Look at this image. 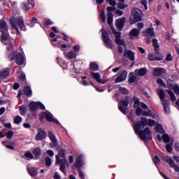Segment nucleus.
I'll return each mask as SVG.
<instances>
[{"mask_svg": "<svg viewBox=\"0 0 179 179\" xmlns=\"http://www.w3.org/2000/svg\"><path fill=\"white\" fill-rule=\"evenodd\" d=\"M33 155L36 159H38L40 157V155H41V150L39 148H35L33 151Z\"/></svg>", "mask_w": 179, "mask_h": 179, "instance_id": "ea45409f", "label": "nucleus"}, {"mask_svg": "<svg viewBox=\"0 0 179 179\" xmlns=\"http://www.w3.org/2000/svg\"><path fill=\"white\" fill-rule=\"evenodd\" d=\"M146 125H148V118L146 117H141V121L133 124L135 134L138 135L140 139L144 142L152 141V131H150L149 127H146L144 130L141 131V128H144Z\"/></svg>", "mask_w": 179, "mask_h": 179, "instance_id": "f257e3e1", "label": "nucleus"}, {"mask_svg": "<svg viewBox=\"0 0 179 179\" xmlns=\"http://www.w3.org/2000/svg\"><path fill=\"white\" fill-rule=\"evenodd\" d=\"M124 57H127L130 61H135V52L131 50H125L124 52Z\"/></svg>", "mask_w": 179, "mask_h": 179, "instance_id": "393cba45", "label": "nucleus"}, {"mask_svg": "<svg viewBox=\"0 0 179 179\" xmlns=\"http://www.w3.org/2000/svg\"><path fill=\"white\" fill-rule=\"evenodd\" d=\"M119 91L120 93H122V94H128V90L125 87H120Z\"/></svg>", "mask_w": 179, "mask_h": 179, "instance_id": "3c124183", "label": "nucleus"}, {"mask_svg": "<svg viewBox=\"0 0 179 179\" xmlns=\"http://www.w3.org/2000/svg\"><path fill=\"white\" fill-rule=\"evenodd\" d=\"M1 42L4 45L7 46V55L8 58H10L11 59H13V55L15 54V52H13V43L14 41L10 38L9 36V34H1Z\"/></svg>", "mask_w": 179, "mask_h": 179, "instance_id": "7ed1b4c3", "label": "nucleus"}, {"mask_svg": "<svg viewBox=\"0 0 179 179\" xmlns=\"http://www.w3.org/2000/svg\"><path fill=\"white\" fill-rule=\"evenodd\" d=\"M101 37H102L103 43H105V45L108 48H111L113 47V42L111 41V39H110V37L108 36V33H107V31L103 30V28H102Z\"/></svg>", "mask_w": 179, "mask_h": 179, "instance_id": "9b49d317", "label": "nucleus"}, {"mask_svg": "<svg viewBox=\"0 0 179 179\" xmlns=\"http://www.w3.org/2000/svg\"><path fill=\"white\" fill-rule=\"evenodd\" d=\"M46 136H47V134H45V131H44L41 129H38V133L35 136V139L36 141H43V139H45Z\"/></svg>", "mask_w": 179, "mask_h": 179, "instance_id": "f3484780", "label": "nucleus"}, {"mask_svg": "<svg viewBox=\"0 0 179 179\" xmlns=\"http://www.w3.org/2000/svg\"><path fill=\"white\" fill-rule=\"evenodd\" d=\"M111 30L113 34H115V43L117 44V45L121 46L122 45L125 48H127V44L125 43V41L123 40L122 37L121 36V32H117L115 30V28L111 27Z\"/></svg>", "mask_w": 179, "mask_h": 179, "instance_id": "0eeeda50", "label": "nucleus"}, {"mask_svg": "<svg viewBox=\"0 0 179 179\" xmlns=\"http://www.w3.org/2000/svg\"><path fill=\"white\" fill-rule=\"evenodd\" d=\"M167 93L169 94L170 98L173 101H176L177 98L176 97V95L174 94V92H173L171 90H166Z\"/></svg>", "mask_w": 179, "mask_h": 179, "instance_id": "49530a36", "label": "nucleus"}, {"mask_svg": "<svg viewBox=\"0 0 179 179\" xmlns=\"http://www.w3.org/2000/svg\"><path fill=\"white\" fill-rule=\"evenodd\" d=\"M10 24L12 29H15L17 31V35L19 36L20 33L19 32V28L22 31H26V25H24V21L23 20V17H12L10 19ZM17 26L19 28H17Z\"/></svg>", "mask_w": 179, "mask_h": 179, "instance_id": "20e7f679", "label": "nucleus"}, {"mask_svg": "<svg viewBox=\"0 0 179 179\" xmlns=\"http://www.w3.org/2000/svg\"><path fill=\"white\" fill-rule=\"evenodd\" d=\"M17 76L18 78H20V80H21L22 82H24L26 80V76L24 74H18Z\"/></svg>", "mask_w": 179, "mask_h": 179, "instance_id": "680f3d73", "label": "nucleus"}, {"mask_svg": "<svg viewBox=\"0 0 179 179\" xmlns=\"http://www.w3.org/2000/svg\"><path fill=\"white\" fill-rule=\"evenodd\" d=\"M127 78H128V71H127V70L122 71L119 73L117 78L115 80V83H121V82L127 80Z\"/></svg>", "mask_w": 179, "mask_h": 179, "instance_id": "4468645a", "label": "nucleus"}, {"mask_svg": "<svg viewBox=\"0 0 179 179\" xmlns=\"http://www.w3.org/2000/svg\"><path fill=\"white\" fill-rule=\"evenodd\" d=\"M48 136L52 143V145L51 143L50 144V148H54V146H57V138H55L54 134H52V131H49Z\"/></svg>", "mask_w": 179, "mask_h": 179, "instance_id": "cd10ccee", "label": "nucleus"}, {"mask_svg": "<svg viewBox=\"0 0 179 179\" xmlns=\"http://www.w3.org/2000/svg\"><path fill=\"white\" fill-rule=\"evenodd\" d=\"M173 145H174V141H170V143L166 145V150L167 152H170L173 150Z\"/></svg>", "mask_w": 179, "mask_h": 179, "instance_id": "a18cd8bd", "label": "nucleus"}, {"mask_svg": "<svg viewBox=\"0 0 179 179\" xmlns=\"http://www.w3.org/2000/svg\"><path fill=\"white\" fill-rule=\"evenodd\" d=\"M34 23H38V19L36 17H33L31 20V23L29 24L30 27H34Z\"/></svg>", "mask_w": 179, "mask_h": 179, "instance_id": "8fccbe9b", "label": "nucleus"}, {"mask_svg": "<svg viewBox=\"0 0 179 179\" xmlns=\"http://www.w3.org/2000/svg\"><path fill=\"white\" fill-rule=\"evenodd\" d=\"M129 37L131 40L134 38H139V29L134 28L129 33Z\"/></svg>", "mask_w": 179, "mask_h": 179, "instance_id": "a878e982", "label": "nucleus"}, {"mask_svg": "<svg viewBox=\"0 0 179 179\" xmlns=\"http://www.w3.org/2000/svg\"><path fill=\"white\" fill-rule=\"evenodd\" d=\"M64 57H66L67 59H75L76 57H78V54L73 51H70L68 53L64 52Z\"/></svg>", "mask_w": 179, "mask_h": 179, "instance_id": "c756f323", "label": "nucleus"}, {"mask_svg": "<svg viewBox=\"0 0 179 179\" xmlns=\"http://www.w3.org/2000/svg\"><path fill=\"white\" fill-rule=\"evenodd\" d=\"M22 120V117L20 116H17L15 119H14V122L15 124H20V122Z\"/></svg>", "mask_w": 179, "mask_h": 179, "instance_id": "13d9d810", "label": "nucleus"}, {"mask_svg": "<svg viewBox=\"0 0 179 179\" xmlns=\"http://www.w3.org/2000/svg\"><path fill=\"white\" fill-rule=\"evenodd\" d=\"M24 93L26 96H31V89L30 87H25L24 88Z\"/></svg>", "mask_w": 179, "mask_h": 179, "instance_id": "de8ad7c7", "label": "nucleus"}, {"mask_svg": "<svg viewBox=\"0 0 179 179\" xmlns=\"http://www.w3.org/2000/svg\"><path fill=\"white\" fill-rule=\"evenodd\" d=\"M8 24L5 20H0V31L1 34L8 33Z\"/></svg>", "mask_w": 179, "mask_h": 179, "instance_id": "aec40b11", "label": "nucleus"}, {"mask_svg": "<svg viewBox=\"0 0 179 179\" xmlns=\"http://www.w3.org/2000/svg\"><path fill=\"white\" fill-rule=\"evenodd\" d=\"M90 68L91 71H97V69H99V64L95 62H92L90 64Z\"/></svg>", "mask_w": 179, "mask_h": 179, "instance_id": "79ce46f5", "label": "nucleus"}, {"mask_svg": "<svg viewBox=\"0 0 179 179\" xmlns=\"http://www.w3.org/2000/svg\"><path fill=\"white\" fill-rule=\"evenodd\" d=\"M148 73V69L146 68H141L139 70H137V75L139 76H144Z\"/></svg>", "mask_w": 179, "mask_h": 179, "instance_id": "58836bf2", "label": "nucleus"}, {"mask_svg": "<svg viewBox=\"0 0 179 179\" xmlns=\"http://www.w3.org/2000/svg\"><path fill=\"white\" fill-rule=\"evenodd\" d=\"M157 85H159V86H163L164 87H166V83H164V82H163L162 79L159 78L157 80Z\"/></svg>", "mask_w": 179, "mask_h": 179, "instance_id": "4d7b16f0", "label": "nucleus"}, {"mask_svg": "<svg viewBox=\"0 0 179 179\" xmlns=\"http://www.w3.org/2000/svg\"><path fill=\"white\" fill-rule=\"evenodd\" d=\"M163 73H166V69L164 68H155L153 69V75L155 76H160V75H163Z\"/></svg>", "mask_w": 179, "mask_h": 179, "instance_id": "bb28decb", "label": "nucleus"}, {"mask_svg": "<svg viewBox=\"0 0 179 179\" xmlns=\"http://www.w3.org/2000/svg\"><path fill=\"white\" fill-rule=\"evenodd\" d=\"M141 5H143L144 9L148 10V0H141Z\"/></svg>", "mask_w": 179, "mask_h": 179, "instance_id": "864d4df0", "label": "nucleus"}, {"mask_svg": "<svg viewBox=\"0 0 179 179\" xmlns=\"http://www.w3.org/2000/svg\"><path fill=\"white\" fill-rule=\"evenodd\" d=\"M143 34L145 37H153V36H155V29L152 27H149L143 32Z\"/></svg>", "mask_w": 179, "mask_h": 179, "instance_id": "7c9ffc66", "label": "nucleus"}, {"mask_svg": "<svg viewBox=\"0 0 179 179\" xmlns=\"http://www.w3.org/2000/svg\"><path fill=\"white\" fill-rule=\"evenodd\" d=\"M21 115H24L27 113V105L24 104L19 107Z\"/></svg>", "mask_w": 179, "mask_h": 179, "instance_id": "4c0bfd02", "label": "nucleus"}, {"mask_svg": "<svg viewBox=\"0 0 179 179\" xmlns=\"http://www.w3.org/2000/svg\"><path fill=\"white\" fill-rule=\"evenodd\" d=\"M24 156L28 159H33L34 157V156H33V154H31V152H26Z\"/></svg>", "mask_w": 179, "mask_h": 179, "instance_id": "5fc2aeb1", "label": "nucleus"}, {"mask_svg": "<svg viewBox=\"0 0 179 179\" xmlns=\"http://www.w3.org/2000/svg\"><path fill=\"white\" fill-rule=\"evenodd\" d=\"M117 8L119 9H125V8H128V5L124 4V3H117Z\"/></svg>", "mask_w": 179, "mask_h": 179, "instance_id": "6e6d98bb", "label": "nucleus"}, {"mask_svg": "<svg viewBox=\"0 0 179 179\" xmlns=\"http://www.w3.org/2000/svg\"><path fill=\"white\" fill-rule=\"evenodd\" d=\"M149 61H162L163 59V55L158 54L157 56L153 54H149L148 56Z\"/></svg>", "mask_w": 179, "mask_h": 179, "instance_id": "b1692460", "label": "nucleus"}, {"mask_svg": "<svg viewBox=\"0 0 179 179\" xmlns=\"http://www.w3.org/2000/svg\"><path fill=\"white\" fill-rule=\"evenodd\" d=\"M162 141L164 142V143H170L172 140H170V136H169V134H164L162 136Z\"/></svg>", "mask_w": 179, "mask_h": 179, "instance_id": "37998d69", "label": "nucleus"}, {"mask_svg": "<svg viewBox=\"0 0 179 179\" xmlns=\"http://www.w3.org/2000/svg\"><path fill=\"white\" fill-rule=\"evenodd\" d=\"M78 177L81 179H85V173L80 170H78Z\"/></svg>", "mask_w": 179, "mask_h": 179, "instance_id": "69168bd1", "label": "nucleus"}, {"mask_svg": "<svg viewBox=\"0 0 179 179\" xmlns=\"http://www.w3.org/2000/svg\"><path fill=\"white\" fill-rule=\"evenodd\" d=\"M90 75L93 79H94L98 83H101V85H105L108 82V80H101V76L99 73L91 72Z\"/></svg>", "mask_w": 179, "mask_h": 179, "instance_id": "2eb2a0df", "label": "nucleus"}, {"mask_svg": "<svg viewBox=\"0 0 179 179\" xmlns=\"http://www.w3.org/2000/svg\"><path fill=\"white\" fill-rule=\"evenodd\" d=\"M47 154H48V156H50V157H54V151H52V150H47Z\"/></svg>", "mask_w": 179, "mask_h": 179, "instance_id": "774afa93", "label": "nucleus"}, {"mask_svg": "<svg viewBox=\"0 0 179 179\" xmlns=\"http://www.w3.org/2000/svg\"><path fill=\"white\" fill-rule=\"evenodd\" d=\"M51 164H52L51 158L47 157L45 158V164H46V166H51Z\"/></svg>", "mask_w": 179, "mask_h": 179, "instance_id": "bf43d9fd", "label": "nucleus"}, {"mask_svg": "<svg viewBox=\"0 0 179 179\" xmlns=\"http://www.w3.org/2000/svg\"><path fill=\"white\" fill-rule=\"evenodd\" d=\"M158 95L159 96L160 100L162 101V104L164 107V110L166 113H170V103L168 100L164 99L166 94H164V90H159L157 91Z\"/></svg>", "mask_w": 179, "mask_h": 179, "instance_id": "423d86ee", "label": "nucleus"}, {"mask_svg": "<svg viewBox=\"0 0 179 179\" xmlns=\"http://www.w3.org/2000/svg\"><path fill=\"white\" fill-rule=\"evenodd\" d=\"M34 7V1L33 0H24L22 3V8L24 10H29L31 8Z\"/></svg>", "mask_w": 179, "mask_h": 179, "instance_id": "dca6fc26", "label": "nucleus"}, {"mask_svg": "<svg viewBox=\"0 0 179 179\" xmlns=\"http://www.w3.org/2000/svg\"><path fill=\"white\" fill-rule=\"evenodd\" d=\"M162 160L168 163L171 169H174L176 173H179V166L178 165L176 164V162H174L172 157L165 156L162 157Z\"/></svg>", "mask_w": 179, "mask_h": 179, "instance_id": "9d476101", "label": "nucleus"}, {"mask_svg": "<svg viewBox=\"0 0 179 179\" xmlns=\"http://www.w3.org/2000/svg\"><path fill=\"white\" fill-rule=\"evenodd\" d=\"M28 173L31 176V177H34V176H37V169L34 167L29 168L27 167Z\"/></svg>", "mask_w": 179, "mask_h": 179, "instance_id": "e433bc0d", "label": "nucleus"}, {"mask_svg": "<svg viewBox=\"0 0 179 179\" xmlns=\"http://www.w3.org/2000/svg\"><path fill=\"white\" fill-rule=\"evenodd\" d=\"M156 124H157V122H156V121L153 119H148V127H154V125L156 126Z\"/></svg>", "mask_w": 179, "mask_h": 179, "instance_id": "09e8293b", "label": "nucleus"}, {"mask_svg": "<svg viewBox=\"0 0 179 179\" xmlns=\"http://www.w3.org/2000/svg\"><path fill=\"white\" fill-rule=\"evenodd\" d=\"M136 80H138V70L129 74V83H135Z\"/></svg>", "mask_w": 179, "mask_h": 179, "instance_id": "6ab92c4d", "label": "nucleus"}, {"mask_svg": "<svg viewBox=\"0 0 179 179\" xmlns=\"http://www.w3.org/2000/svg\"><path fill=\"white\" fill-rule=\"evenodd\" d=\"M6 136H7L8 139H12V136H13V131H9L6 134Z\"/></svg>", "mask_w": 179, "mask_h": 179, "instance_id": "e2e57ef3", "label": "nucleus"}, {"mask_svg": "<svg viewBox=\"0 0 179 179\" xmlns=\"http://www.w3.org/2000/svg\"><path fill=\"white\" fill-rule=\"evenodd\" d=\"M106 1L108 3H109V5L111 6H108L107 8V10H108V13H111V12H114V10H115V8H114V6H115V5H117L115 0H106Z\"/></svg>", "mask_w": 179, "mask_h": 179, "instance_id": "4be33fe9", "label": "nucleus"}, {"mask_svg": "<svg viewBox=\"0 0 179 179\" xmlns=\"http://www.w3.org/2000/svg\"><path fill=\"white\" fill-rule=\"evenodd\" d=\"M10 71L9 69H3L0 71V78L1 79H6L9 76Z\"/></svg>", "mask_w": 179, "mask_h": 179, "instance_id": "c85d7f7f", "label": "nucleus"}, {"mask_svg": "<svg viewBox=\"0 0 179 179\" xmlns=\"http://www.w3.org/2000/svg\"><path fill=\"white\" fill-rule=\"evenodd\" d=\"M128 104H129V97L127 96L124 100H121L118 103V108L122 114L128 113Z\"/></svg>", "mask_w": 179, "mask_h": 179, "instance_id": "6e6552de", "label": "nucleus"}, {"mask_svg": "<svg viewBox=\"0 0 179 179\" xmlns=\"http://www.w3.org/2000/svg\"><path fill=\"white\" fill-rule=\"evenodd\" d=\"M29 107L31 111H37L38 108H41V110L45 108V106L41 102H31Z\"/></svg>", "mask_w": 179, "mask_h": 179, "instance_id": "ddd939ff", "label": "nucleus"}, {"mask_svg": "<svg viewBox=\"0 0 179 179\" xmlns=\"http://www.w3.org/2000/svg\"><path fill=\"white\" fill-rule=\"evenodd\" d=\"M152 45L155 48L156 54H157V52H159V43L157 39H152Z\"/></svg>", "mask_w": 179, "mask_h": 179, "instance_id": "a19ab883", "label": "nucleus"}, {"mask_svg": "<svg viewBox=\"0 0 179 179\" xmlns=\"http://www.w3.org/2000/svg\"><path fill=\"white\" fill-rule=\"evenodd\" d=\"M45 118V120L47 121H49V122H52L54 121V122L55 124H59V121H58V120L57 119H54V117H52V114H51V113L47 111V112H42L40 115V118H41L43 120V118Z\"/></svg>", "mask_w": 179, "mask_h": 179, "instance_id": "f8f14e48", "label": "nucleus"}, {"mask_svg": "<svg viewBox=\"0 0 179 179\" xmlns=\"http://www.w3.org/2000/svg\"><path fill=\"white\" fill-rule=\"evenodd\" d=\"M155 130L159 134H164V129H163V124L157 122L155 124Z\"/></svg>", "mask_w": 179, "mask_h": 179, "instance_id": "473e14b6", "label": "nucleus"}, {"mask_svg": "<svg viewBox=\"0 0 179 179\" xmlns=\"http://www.w3.org/2000/svg\"><path fill=\"white\" fill-rule=\"evenodd\" d=\"M45 24L46 26H51V24H53V23H52V21H51V20H50V19H46V20H45Z\"/></svg>", "mask_w": 179, "mask_h": 179, "instance_id": "0e129e2a", "label": "nucleus"}, {"mask_svg": "<svg viewBox=\"0 0 179 179\" xmlns=\"http://www.w3.org/2000/svg\"><path fill=\"white\" fill-rule=\"evenodd\" d=\"M62 159H66L64 150H59V155H56V164H61Z\"/></svg>", "mask_w": 179, "mask_h": 179, "instance_id": "412c9836", "label": "nucleus"}, {"mask_svg": "<svg viewBox=\"0 0 179 179\" xmlns=\"http://www.w3.org/2000/svg\"><path fill=\"white\" fill-rule=\"evenodd\" d=\"M113 17L114 15L111 13H108V24H109L110 29L111 27H114V26L112 25L113 22Z\"/></svg>", "mask_w": 179, "mask_h": 179, "instance_id": "c9c22d12", "label": "nucleus"}, {"mask_svg": "<svg viewBox=\"0 0 179 179\" xmlns=\"http://www.w3.org/2000/svg\"><path fill=\"white\" fill-rule=\"evenodd\" d=\"M85 157L82 155H80L76 160V164H75V167H76V169H80V167H83V166H85Z\"/></svg>", "mask_w": 179, "mask_h": 179, "instance_id": "a211bd4d", "label": "nucleus"}, {"mask_svg": "<svg viewBox=\"0 0 179 179\" xmlns=\"http://www.w3.org/2000/svg\"><path fill=\"white\" fill-rule=\"evenodd\" d=\"M100 20L103 22V23H106V11L102 10L99 15Z\"/></svg>", "mask_w": 179, "mask_h": 179, "instance_id": "c03bdc74", "label": "nucleus"}, {"mask_svg": "<svg viewBox=\"0 0 179 179\" xmlns=\"http://www.w3.org/2000/svg\"><path fill=\"white\" fill-rule=\"evenodd\" d=\"M131 15L134 17V19H132V17H130V24H135L136 22H141V20H142V16H143L142 11L138 8L133 9L131 11Z\"/></svg>", "mask_w": 179, "mask_h": 179, "instance_id": "39448f33", "label": "nucleus"}, {"mask_svg": "<svg viewBox=\"0 0 179 179\" xmlns=\"http://www.w3.org/2000/svg\"><path fill=\"white\" fill-rule=\"evenodd\" d=\"M124 23H125V18L124 17L116 20L115 26L117 30H119V31H121L122 30Z\"/></svg>", "mask_w": 179, "mask_h": 179, "instance_id": "5701e85b", "label": "nucleus"}, {"mask_svg": "<svg viewBox=\"0 0 179 179\" xmlns=\"http://www.w3.org/2000/svg\"><path fill=\"white\" fill-rule=\"evenodd\" d=\"M74 52H79L80 51V46L79 45H76L73 47Z\"/></svg>", "mask_w": 179, "mask_h": 179, "instance_id": "052dcab7", "label": "nucleus"}, {"mask_svg": "<svg viewBox=\"0 0 179 179\" xmlns=\"http://www.w3.org/2000/svg\"><path fill=\"white\" fill-rule=\"evenodd\" d=\"M57 63L62 68H63V69H71V68H69L65 64V62L61 58H57Z\"/></svg>", "mask_w": 179, "mask_h": 179, "instance_id": "f704fd0d", "label": "nucleus"}, {"mask_svg": "<svg viewBox=\"0 0 179 179\" xmlns=\"http://www.w3.org/2000/svg\"><path fill=\"white\" fill-rule=\"evenodd\" d=\"M173 92L176 94H179V86L178 85H175L173 87Z\"/></svg>", "mask_w": 179, "mask_h": 179, "instance_id": "338daca9", "label": "nucleus"}, {"mask_svg": "<svg viewBox=\"0 0 179 179\" xmlns=\"http://www.w3.org/2000/svg\"><path fill=\"white\" fill-rule=\"evenodd\" d=\"M3 145L7 148V149H10L11 150H13L15 148H13L12 145H9L8 142L6 141H3Z\"/></svg>", "mask_w": 179, "mask_h": 179, "instance_id": "603ef678", "label": "nucleus"}, {"mask_svg": "<svg viewBox=\"0 0 179 179\" xmlns=\"http://www.w3.org/2000/svg\"><path fill=\"white\" fill-rule=\"evenodd\" d=\"M57 41V38H55L53 39H51V42L52 45H54V47H58L59 48H66L68 46L65 44L61 45V43H55Z\"/></svg>", "mask_w": 179, "mask_h": 179, "instance_id": "2f4dec72", "label": "nucleus"}, {"mask_svg": "<svg viewBox=\"0 0 179 179\" xmlns=\"http://www.w3.org/2000/svg\"><path fill=\"white\" fill-rule=\"evenodd\" d=\"M13 52H15L13 55V59H11L10 57H8L10 61H13L15 59L16 64L17 65H23L24 64V56L20 53L16 52V51L13 50Z\"/></svg>", "mask_w": 179, "mask_h": 179, "instance_id": "1a4fd4ad", "label": "nucleus"}, {"mask_svg": "<svg viewBox=\"0 0 179 179\" xmlns=\"http://www.w3.org/2000/svg\"><path fill=\"white\" fill-rule=\"evenodd\" d=\"M60 170L62 171V173H65V166L68 164V161H66V159L64 158L62 159V162H60Z\"/></svg>", "mask_w": 179, "mask_h": 179, "instance_id": "72a5a7b5", "label": "nucleus"}, {"mask_svg": "<svg viewBox=\"0 0 179 179\" xmlns=\"http://www.w3.org/2000/svg\"><path fill=\"white\" fill-rule=\"evenodd\" d=\"M132 101L134 102V108H137L136 111V115H144L145 117H151V118H153L154 120H159V115L156 113H152V110H148V105L142 102L141 103L139 101V99H138L137 97H134ZM139 107H141V108ZM142 108H143V110H142Z\"/></svg>", "mask_w": 179, "mask_h": 179, "instance_id": "f03ea898", "label": "nucleus"}]
</instances>
